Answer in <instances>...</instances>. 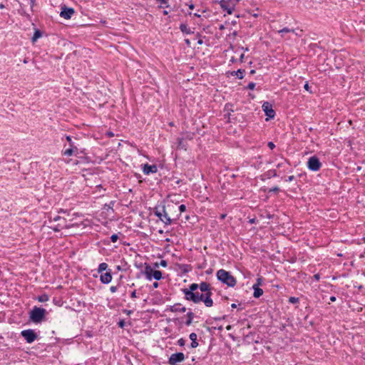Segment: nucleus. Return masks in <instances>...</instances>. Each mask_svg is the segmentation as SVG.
<instances>
[{
  "label": "nucleus",
  "instance_id": "obj_1",
  "mask_svg": "<svg viewBox=\"0 0 365 365\" xmlns=\"http://www.w3.org/2000/svg\"><path fill=\"white\" fill-rule=\"evenodd\" d=\"M154 214L165 225H171L180 217V213L177 212V204L168 202L162 207H156L154 209Z\"/></svg>",
  "mask_w": 365,
  "mask_h": 365
},
{
  "label": "nucleus",
  "instance_id": "obj_2",
  "mask_svg": "<svg viewBox=\"0 0 365 365\" xmlns=\"http://www.w3.org/2000/svg\"><path fill=\"white\" fill-rule=\"evenodd\" d=\"M47 311L42 307L35 306L29 312V320L34 324H41L46 320Z\"/></svg>",
  "mask_w": 365,
  "mask_h": 365
},
{
  "label": "nucleus",
  "instance_id": "obj_3",
  "mask_svg": "<svg viewBox=\"0 0 365 365\" xmlns=\"http://www.w3.org/2000/svg\"><path fill=\"white\" fill-rule=\"evenodd\" d=\"M217 279L230 287H234L237 284L236 279L228 271L219 269L216 273Z\"/></svg>",
  "mask_w": 365,
  "mask_h": 365
},
{
  "label": "nucleus",
  "instance_id": "obj_4",
  "mask_svg": "<svg viewBox=\"0 0 365 365\" xmlns=\"http://www.w3.org/2000/svg\"><path fill=\"white\" fill-rule=\"evenodd\" d=\"M199 288V284L192 283L189 286V288H185L182 289L184 294L185 299L195 303V300L198 298L200 292H197Z\"/></svg>",
  "mask_w": 365,
  "mask_h": 365
},
{
  "label": "nucleus",
  "instance_id": "obj_5",
  "mask_svg": "<svg viewBox=\"0 0 365 365\" xmlns=\"http://www.w3.org/2000/svg\"><path fill=\"white\" fill-rule=\"evenodd\" d=\"M148 280L151 281L153 279L158 281L163 279V273L160 270H153L150 264L145 263V270L143 272Z\"/></svg>",
  "mask_w": 365,
  "mask_h": 365
},
{
  "label": "nucleus",
  "instance_id": "obj_6",
  "mask_svg": "<svg viewBox=\"0 0 365 365\" xmlns=\"http://www.w3.org/2000/svg\"><path fill=\"white\" fill-rule=\"evenodd\" d=\"M212 295V289L204 292L203 293H200L198 295L199 299L195 300V304H198L200 302H202L206 307H211L213 306V300L211 298Z\"/></svg>",
  "mask_w": 365,
  "mask_h": 365
},
{
  "label": "nucleus",
  "instance_id": "obj_7",
  "mask_svg": "<svg viewBox=\"0 0 365 365\" xmlns=\"http://www.w3.org/2000/svg\"><path fill=\"white\" fill-rule=\"evenodd\" d=\"M59 222L56 225H51L49 226L55 232H59L63 228L67 227L66 225V219L63 217H61L59 215H55L52 217L51 215L49 217V222L51 223L52 222Z\"/></svg>",
  "mask_w": 365,
  "mask_h": 365
},
{
  "label": "nucleus",
  "instance_id": "obj_8",
  "mask_svg": "<svg viewBox=\"0 0 365 365\" xmlns=\"http://www.w3.org/2000/svg\"><path fill=\"white\" fill-rule=\"evenodd\" d=\"M66 139L68 141L70 148L63 151V155L72 156L77 155L78 154V148L75 145L70 135H66Z\"/></svg>",
  "mask_w": 365,
  "mask_h": 365
},
{
  "label": "nucleus",
  "instance_id": "obj_9",
  "mask_svg": "<svg viewBox=\"0 0 365 365\" xmlns=\"http://www.w3.org/2000/svg\"><path fill=\"white\" fill-rule=\"evenodd\" d=\"M21 336L26 340L28 344L33 343L38 339V335L34 329H25L21 331Z\"/></svg>",
  "mask_w": 365,
  "mask_h": 365
},
{
  "label": "nucleus",
  "instance_id": "obj_10",
  "mask_svg": "<svg viewBox=\"0 0 365 365\" xmlns=\"http://www.w3.org/2000/svg\"><path fill=\"white\" fill-rule=\"evenodd\" d=\"M307 167L312 171H318L322 167V163L316 155L312 156L308 159Z\"/></svg>",
  "mask_w": 365,
  "mask_h": 365
},
{
  "label": "nucleus",
  "instance_id": "obj_11",
  "mask_svg": "<svg viewBox=\"0 0 365 365\" xmlns=\"http://www.w3.org/2000/svg\"><path fill=\"white\" fill-rule=\"evenodd\" d=\"M185 359V354L182 352L173 354L168 359V364L170 365H178V363L182 362Z\"/></svg>",
  "mask_w": 365,
  "mask_h": 365
},
{
  "label": "nucleus",
  "instance_id": "obj_12",
  "mask_svg": "<svg viewBox=\"0 0 365 365\" xmlns=\"http://www.w3.org/2000/svg\"><path fill=\"white\" fill-rule=\"evenodd\" d=\"M262 110L265 113V115L267 116L268 118L272 119L275 116V111L272 108V105L269 102H264L262 105Z\"/></svg>",
  "mask_w": 365,
  "mask_h": 365
},
{
  "label": "nucleus",
  "instance_id": "obj_13",
  "mask_svg": "<svg viewBox=\"0 0 365 365\" xmlns=\"http://www.w3.org/2000/svg\"><path fill=\"white\" fill-rule=\"evenodd\" d=\"M75 11L73 8H68L64 6L61 9V16L64 18L65 19H69L71 18L72 15L74 14Z\"/></svg>",
  "mask_w": 365,
  "mask_h": 365
},
{
  "label": "nucleus",
  "instance_id": "obj_14",
  "mask_svg": "<svg viewBox=\"0 0 365 365\" xmlns=\"http://www.w3.org/2000/svg\"><path fill=\"white\" fill-rule=\"evenodd\" d=\"M143 172L145 175L156 173L158 172V167L156 165H149L146 163L143 165Z\"/></svg>",
  "mask_w": 365,
  "mask_h": 365
},
{
  "label": "nucleus",
  "instance_id": "obj_15",
  "mask_svg": "<svg viewBox=\"0 0 365 365\" xmlns=\"http://www.w3.org/2000/svg\"><path fill=\"white\" fill-rule=\"evenodd\" d=\"M112 278L113 277H112L111 270L110 269L109 271L106 272L104 274L101 273V274L100 276V281L103 284H108L111 282Z\"/></svg>",
  "mask_w": 365,
  "mask_h": 365
},
{
  "label": "nucleus",
  "instance_id": "obj_16",
  "mask_svg": "<svg viewBox=\"0 0 365 365\" xmlns=\"http://www.w3.org/2000/svg\"><path fill=\"white\" fill-rule=\"evenodd\" d=\"M170 310L172 312H182L184 313L186 311V307H183L180 303H176L173 306H170Z\"/></svg>",
  "mask_w": 365,
  "mask_h": 365
},
{
  "label": "nucleus",
  "instance_id": "obj_17",
  "mask_svg": "<svg viewBox=\"0 0 365 365\" xmlns=\"http://www.w3.org/2000/svg\"><path fill=\"white\" fill-rule=\"evenodd\" d=\"M220 6L223 11H227L228 14H232L235 9V5L230 6L228 3L223 0L220 1Z\"/></svg>",
  "mask_w": 365,
  "mask_h": 365
},
{
  "label": "nucleus",
  "instance_id": "obj_18",
  "mask_svg": "<svg viewBox=\"0 0 365 365\" xmlns=\"http://www.w3.org/2000/svg\"><path fill=\"white\" fill-rule=\"evenodd\" d=\"M232 106V105L230 104V103H227L225 106V111H227V113L225 114L224 115V117L225 118H227L228 119V122L231 123L232 121V115H231V113L230 112H233V110L231 108V107Z\"/></svg>",
  "mask_w": 365,
  "mask_h": 365
},
{
  "label": "nucleus",
  "instance_id": "obj_19",
  "mask_svg": "<svg viewBox=\"0 0 365 365\" xmlns=\"http://www.w3.org/2000/svg\"><path fill=\"white\" fill-rule=\"evenodd\" d=\"M180 31L185 34H194V29H191L186 24H181L179 26Z\"/></svg>",
  "mask_w": 365,
  "mask_h": 365
},
{
  "label": "nucleus",
  "instance_id": "obj_20",
  "mask_svg": "<svg viewBox=\"0 0 365 365\" xmlns=\"http://www.w3.org/2000/svg\"><path fill=\"white\" fill-rule=\"evenodd\" d=\"M187 144L185 143V138H177V149L179 150H187Z\"/></svg>",
  "mask_w": 365,
  "mask_h": 365
},
{
  "label": "nucleus",
  "instance_id": "obj_21",
  "mask_svg": "<svg viewBox=\"0 0 365 365\" xmlns=\"http://www.w3.org/2000/svg\"><path fill=\"white\" fill-rule=\"evenodd\" d=\"M178 266L182 274H186L192 270V266L190 264H179Z\"/></svg>",
  "mask_w": 365,
  "mask_h": 365
},
{
  "label": "nucleus",
  "instance_id": "obj_22",
  "mask_svg": "<svg viewBox=\"0 0 365 365\" xmlns=\"http://www.w3.org/2000/svg\"><path fill=\"white\" fill-rule=\"evenodd\" d=\"M190 339L191 340L190 346L191 348H196L198 346V342L197 341V336L195 333H191L189 336Z\"/></svg>",
  "mask_w": 365,
  "mask_h": 365
},
{
  "label": "nucleus",
  "instance_id": "obj_23",
  "mask_svg": "<svg viewBox=\"0 0 365 365\" xmlns=\"http://www.w3.org/2000/svg\"><path fill=\"white\" fill-rule=\"evenodd\" d=\"M199 289L203 293L204 292L209 291L210 289H212L211 284L206 282H202L200 284H199Z\"/></svg>",
  "mask_w": 365,
  "mask_h": 365
},
{
  "label": "nucleus",
  "instance_id": "obj_24",
  "mask_svg": "<svg viewBox=\"0 0 365 365\" xmlns=\"http://www.w3.org/2000/svg\"><path fill=\"white\" fill-rule=\"evenodd\" d=\"M194 317H195V314L192 312L190 311L187 313L186 321L185 322V324L186 326H190L192 323Z\"/></svg>",
  "mask_w": 365,
  "mask_h": 365
},
{
  "label": "nucleus",
  "instance_id": "obj_25",
  "mask_svg": "<svg viewBox=\"0 0 365 365\" xmlns=\"http://www.w3.org/2000/svg\"><path fill=\"white\" fill-rule=\"evenodd\" d=\"M245 73V70L244 69H238L237 71H233L230 72L232 76H237L239 79H242L244 78V73Z\"/></svg>",
  "mask_w": 365,
  "mask_h": 365
},
{
  "label": "nucleus",
  "instance_id": "obj_26",
  "mask_svg": "<svg viewBox=\"0 0 365 365\" xmlns=\"http://www.w3.org/2000/svg\"><path fill=\"white\" fill-rule=\"evenodd\" d=\"M252 288L254 289V297L259 298L263 294V290L260 287H252Z\"/></svg>",
  "mask_w": 365,
  "mask_h": 365
},
{
  "label": "nucleus",
  "instance_id": "obj_27",
  "mask_svg": "<svg viewBox=\"0 0 365 365\" xmlns=\"http://www.w3.org/2000/svg\"><path fill=\"white\" fill-rule=\"evenodd\" d=\"M277 175V171L275 170H269L264 174V176L267 178L269 179L271 178H274Z\"/></svg>",
  "mask_w": 365,
  "mask_h": 365
},
{
  "label": "nucleus",
  "instance_id": "obj_28",
  "mask_svg": "<svg viewBox=\"0 0 365 365\" xmlns=\"http://www.w3.org/2000/svg\"><path fill=\"white\" fill-rule=\"evenodd\" d=\"M42 36V33L40 30L38 29H36L35 31H34V36L32 37V41L33 42H35L38 38H39L40 37H41Z\"/></svg>",
  "mask_w": 365,
  "mask_h": 365
},
{
  "label": "nucleus",
  "instance_id": "obj_29",
  "mask_svg": "<svg viewBox=\"0 0 365 365\" xmlns=\"http://www.w3.org/2000/svg\"><path fill=\"white\" fill-rule=\"evenodd\" d=\"M107 268H108V264L106 262H102L98 266V272L102 273L103 271L106 270Z\"/></svg>",
  "mask_w": 365,
  "mask_h": 365
},
{
  "label": "nucleus",
  "instance_id": "obj_30",
  "mask_svg": "<svg viewBox=\"0 0 365 365\" xmlns=\"http://www.w3.org/2000/svg\"><path fill=\"white\" fill-rule=\"evenodd\" d=\"M37 299L40 302H47L49 299V297L46 294H43L38 296Z\"/></svg>",
  "mask_w": 365,
  "mask_h": 365
},
{
  "label": "nucleus",
  "instance_id": "obj_31",
  "mask_svg": "<svg viewBox=\"0 0 365 365\" xmlns=\"http://www.w3.org/2000/svg\"><path fill=\"white\" fill-rule=\"evenodd\" d=\"M294 29H290L287 27H284L282 29L279 30L278 32L279 34H282V36H283L284 33H289V32H294Z\"/></svg>",
  "mask_w": 365,
  "mask_h": 365
},
{
  "label": "nucleus",
  "instance_id": "obj_32",
  "mask_svg": "<svg viewBox=\"0 0 365 365\" xmlns=\"http://www.w3.org/2000/svg\"><path fill=\"white\" fill-rule=\"evenodd\" d=\"M186 211V206L185 205H180V206H177V212L178 213H180V215L182 213V212H184Z\"/></svg>",
  "mask_w": 365,
  "mask_h": 365
},
{
  "label": "nucleus",
  "instance_id": "obj_33",
  "mask_svg": "<svg viewBox=\"0 0 365 365\" xmlns=\"http://www.w3.org/2000/svg\"><path fill=\"white\" fill-rule=\"evenodd\" d=\"M263 283V278L262 277H259L257 279L256 283L253 285L255 287H259V286L262 285Z\"/></svg>",
  "mask_w": 365,
  "mask_h": 365
},
{
  "label": "nucleus",
  "instance_id": "obj_34",
  "mask_svg": "<svg viewBox=\"0 0 365 365\" xmlns=\"http://www.w3.org/2000/svg\"><path fill=\"white\" fill-rule=\"evenodd\" d=\"M299 301V299L298 297H290L288 299V302L291 304H296L298 303Z\"/></svg>",
  "mask_w": 365,
  "mask_h": 365
},
{
  "label": "nucleus",
  "instance_id": "obj_35",
  "mask_svg": "<svg viewBox=\"0 0 365 365\" xmlns=\"http://www.w3.org/2000/svg\"><path fill=\"white\" fill-rule=\"evenodd\" d=\"M196 38H197V44L202 45L203 43V40L202 39V36L200 33H197L195 34Z\"/></svg>",
  "mask_w": 365,
  "mask_h": 365
},
{
  "label": "nucleus",
  "instance_id": "obj_36",
  "mask_svg": "<svg viewBox=\"0 0 365 365\" xmlns=\"http://www.w3.org/2000/svg\"><path fill=\"white\" fill-rule=\"evenodd\" d=\"M256 84L254 82H250L247 86L246 88L249 90H254Z\"/></svg>",
  "mask_w": 365,
  "mask_h": 365
},
{
  "label": "nucleus",
  "instance_id": "obj_37",
  "mask_svg": "<svg viewBox=\"0 0 365 365\" xmlns=\"http://www.w3.org/2000/svg\"><path fill=\"white\" fill-rule=\"evenodd\" d=\"M118 240V235L117 234H113V235L110 236V240H111L113 242H116Z\"/></svg>",
  "mask_w": 365,
  "mask_h": 365
},
{
  "label": "nucleus",
  "instance_id": "obj_38",
  "mask_svg": "<svg viewBox=\"0 0 365 365\" xmlns=\"http://www.w3.org/2000/svg\"><path fill=\"white\" fill-rule=\"evenodd\" d=\"M279 191V188L277 186L273 187L270 189H269L268 192H277Z\"/></svg>",
  "mask_w": 365,
  "mask_h": 365
},
{
  "label": "nucleus",
  "instance_id": "obj_39",
  "mask_svg": "<svg viewBox=\"0 0 365 365\" xmlns=\"http://www.w3.org/2000/svg\"><path fill=\"white\" fill-rule=\"evenodd\" d=\"M177 343L179 346H183L185 344V340L182 338H180V339H178Z\"/></svg>",
  "mask_w": 365,
  "mask_h": 365
},
{
  "label": "nucleus",
  "instance_id": "obj_40",
  "mask_svg": "<svg viewBox=\"0 0 365 365\" xmlns=\"http://www.w3.org/2000/svg\"><path fill=\"white\" fill-rule=\"evenodd\" d=\"M125 322L123 319H121L118 322V325L120 328H123L125 327Z\"/></svg>",
  "mask_w": 365,
  "mask_h": 365
},
{
  "label": "nucleus",
  "instance_id": "obj_41",
  "mask_svg": "<svg viewBox=\"0 0 365 365\" xmlns=\"http://www.w3.org/2000/svg\"><path fill=\"white\" fill-rule=\"evenodd\" d=\"M159 264L163 267H166L168 266V262L166 260H161L160 262H159Z\"/></svg>",
  "mask_w": 365,
  "mask_h": 365
},
{
  "label": "nucleus",
  "instance_id": "obj_42",
  "mask_svg": "<svg viewBox=\"0 0 365 365\" xmlns=\"http://www.w3.org/2000/svg\"><path fill=\"white\" fill-rule=\"evenodd\" d=\"M304 88L306 91H309V93H312V91L310 90V87H309V86L308 82H306V83H305V84H304Z\"/></svg>",
  "mask_w": 365,
  "mask_h": 365
},
{
  "label": "nucleus",
  "instance_id": "obj_43",
  "mask_svg": "<svg viewBox=\"0 0 365 365\" xmlns=\"http://www.w3.org/2000/svg\"><path fill=\"white\" fill-rule=\"evenodd\" d=\"M193 135H194V133H187L185 139L192 140L193 138Z\"/></svg>",
  "mask_w": 365,
  "mask_h": 365
},
{
  "label": "nucleus",
  "instance_id": "obj_44",
  "mask_svg": "<svg viewBox=\"0 0 365 365\" xmlns=\"http://www.w3.org/2000/svg\"><path fill=\"white\" fill-rule=\"evenodd\" d=\"M267 146L271 149L273 150L275 148V145L273 142H268Z\"/></svg>",
  "mask_w": 365,
  "mask_h": 365
},
{
  "label": "nucleus",
  "instance_id": "obj_45",
  "mask_svg": "<svg viewBox=\"0 0 365 365\" xmlns=\"http://www.w3.org/2000/svg\"><path fill=\"white\" fill-rule=\"evenodd\" d=\"M19 14L22 16L29 17V14H28L24 10L19 11Z\"/></svg>",
  "mask_w": 365,
  "mask_h": 365
},
{
  "label": "nucleus",
  "instance_id": "obj_46",
  "mask_svg": "<svg viewBox=\"0 0 365 365\" xmlns=\"http://www.w3.org/2000/svg\"><path fill=\"white\" fill-rule=\"evenodd\" d=\"M118 288L116 286H111L110 287V291L113 293L117 291Z\"/></svg>",
  "mask_w": 365,
  "mask_h": 365
},
{
  "label": "nucleus",
  "instance_id": "obj_47",
  "mask_svg": "<svg viewBox=\"0 0 365 365\" xmlns=\"http://www.w3.org/2000/svg\"><path fill=\"white\" fill-rule=\"evenodd\" d=\"M225 317H226V316H223V317H215V318H214V319H215V321H221V320L225 319Z\"/></svg>",
  "mask_w": 365,
  "mask_h": 365
},
{
  "label": "nucleus",
  "instance_id": "obj_48",
  "mask_svg": "<svg viewBox=\"0 0 365 365\" xmlns=\"http://www.w3.org/2000/svg\"><path fill=\"white\" fill-rule=\"evenodd\" d=\"M130 297L132 298H136L137 297V294H136V290H133L131 294H130Z\"/></svg>",
  "mask_w": 365,
  "mask_h": 365
},
{
  "label": "nucleus",
  "instance_id": "obj_49",
  "mask_svg": "<svg viewBox=\"0 0 365 365\" xmlns=\"http://www.w3.org/2000/svg\"><path fill=\"white\" fill-rule=\"evenodd\" d=\"M294 175H290L288 177L287 179H286L285 180L286 181H288V182H290V181H292L293 180H294Z\"/></svg>",
  "mask_w": 365,
  "mask_h": 365
},
{
  "label": "nucleus",
  "instance_id": "obj_50",
  "mask_svg": "<svg viewBox=\"0 0 365 365\" xmlns=\"http://www.w3.org/2000/svg\"><path fill=\"white\" fill-rule=\"evenodd\" d=\"M185 44H186L188 47H190V45H191L190 41V39H188V38H185Z\"/></svg>",
  "mask_w": 365,
  "mask_h": 365
},
{
  "label": "nucleus",
  "instance_id": "obj_51",
  "mask_svg": "<svg viewBox=\"0 0 365 365\" xmlns=\"http://www.w3.org/2000/svg\"><path fill=\"white\" fill-rule=\"evenodd\" d=\"M35 3H36V0H30V5H31V9H33L34 5H35Z\"/></svg>",
  "mask_w": 365,
  "mask_h": 365
},
{
  "label": "nucleus",
  "instance_id": "obj_52",
  "mask_svg": "<svg viewBox=\"0 0 365 365\" xmlns=\"http://www.w3.org/2000/svg\"><path fill=\"white\" fill-rule=\"evenodd\" d=\"M314 279H315V280L319 281V279H320V275H319V274H314Z\"/></svg>",
  "mask_w": 365,
  "mask_h": 365
},
{
  "label": "nucleus",
  "instance_id": "obj_53",
  "mask_svg": "<svg viewBox=\"0 0 365 365\" xmlns=\"http://www.w3.org/2000/svg\"><path fill=\"white\" fill-rule=\"evenodd\" d=\"M170 218H174L175 216V211H170Z\"/></svg>",
  "mask_w": 365,
  "mask_h": 365
},
{
  "label": "nucleus",
  "instance_id": "obj_54",
  "mask_svg": "<svg viewBox=\"0 0 365 365\" xmlns=\"http://www.w3.org/2000/svg\"><path fill=\"white\" fill-rule=\"evenodd\" d=\"M256 222H257L256 218H252V219H250V220H249V222L250 224H255Z\"/></svg>",
  "mask_w": 365,
  "mask_h": 365
},
{
  "label": "nucleus",
  "instance_id": "obj_55",
  "mask_svg": "<svg viewBox=\"0 0 365 365\" xmlns=\"http://www.w3.org/2000/svg\"><path fill=\"white\" fill-rule=\"evenodd\" d=\"M159 286V283L157 282H155L153 284V288H158Z\"/></svg>",
  "mask_w": 365,
  "mask_h": 365
},
{
  "label": "nucleus",
  "instance_id": "obj_56",
  "mask_svg": "<svg viewBox=\"0 0 365 365\" xmlns=\"http://www.w3.org/2000/svg\"><path fill=\"white\" fill-rule=\"evenodd\" d=\"M160 266L159 263L158 262H155L153 264V268L156 269V268H158Z\"/></svg>",
  "mask_w": 365,
  "mask_h": 365
},
{
  "label": "nucleus",
  "instance_id": "obj_57",
  "mask_svg": "<svg viewBox=\"0 0 365 365\" xmlns=\"http://www.w3.org/2000/svg\"><path fill=\"white\" fill-rule=\"evenodd\" d=\"M336 297H335L334 296H331V297H330V301H331V302H335V301H336Z\"/></svg>",
  "mask_w": 365,
  "mask_h": 365
},
{
  "label": "nucleus",
  "instance_id": "obj_58",
  "mask_svg": "<svg viewBox=\"0 0 365 365\" xmlns=\"http://www.w3.org/2000/svg\"><path fill=\"white\" fill-rule=\"evenodd\" d=\"M4 8H5L4 4L2 2H0V9H4Z\"/></svg>",
  "mask_w": 365,
  "mask_h": 365
},
{
  "label": "nucleus",
  "instance_id": "obj_59",
  "mask_svg": "<svg viewBox=\"0 0 365 365\" xmlns=\"http://www.w3.org/2000/svg\"><path fill=\"white\" fill-rule=\"evenodd\" d=\"M194 7H195V6H194V4H190L189 5V8H190V9H194Z\"/></svg>",
  "mask_w": 365,
  "mask_h": 365
},
{
  "label": "nucleus",
  "instance_id": "obj_60",
  "mask_svg": "<svg viewBox=\"0 0 365 365\" xmlns=\"http://www.w3.org/2000/svg\"><path fill=\"white\" fill-rule=\"evenodd\" d=\"M163 14H164V15H168V11H166V10H164V11H163Z\"/></svg>",
  "mask_w": 365,
  "mask_h": 365
},
{
  "label": "nucleus",
  "instance_id": "obj_61",
  "mask_svg": "<svg viewBox=\"0 0 365 365\" xmlns=\"http://www.w3.org/2000/svg\"><path fill=\"white\" fill-rule=\"evenodd\" d=\"M231 307L232 308H236L237 307V305L235 304H231Z\"/></svg>",
  "mask_w": 365,
  "mask_h": 365
},
{
  "label": "nucleus",
  "instance_id": "obj_62",
  "mask_svg": "<svg viewBox=\"0 0 365 365\" xmlns=\"http://www.w3.org/2000/svg\"><path fill=\"white\" fill-rule=\"evenodd\" d=\"M194 16H196V17H200V15L197 14V13H195Z\"/></svg>",
  "mask_w": 365,
  "mask_h": 365
},
{
  "label": "nucleus",
  "instance_id": "obj_63",
  "mask_svg": "<svg viewBox=\"0 0 365 365\" xmlns=\"http://www.w3.org/2000/svg\"><path fill=\"white\" fill-rule=\"evenodd\" d=\"M243 58H244V54L242 53V54H241V56H240V61H242Z\"/></svg>",
  "mask_w": 365,
  "mask_h": 365
},
{
  "label": "nucleus",
  "instance_id": "obj_64",
  "mask_svg": "<svg viewBox=\"0 0 365 365\" xmlns=\"http://www.w3.org/2000/svg\"><path fill=\"white\" fill-rule=\"evenodd\" d=\"M108 135L109 136H113V133H111V132H109V133H108Z\"/></svg>",
  "mask_w": 365,
  "mask_h": 365
}]
</instances>
